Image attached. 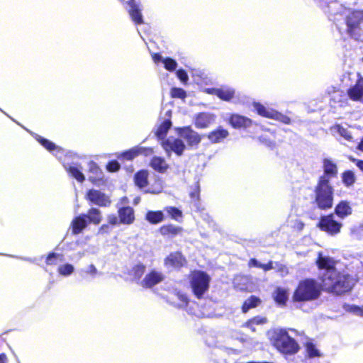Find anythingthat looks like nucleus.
Listing matches in <instances>:
<instances>
[{
  "label": "nucleus",
  "mask_w": 363,
  "mask_h": 363,
  "mask_svg": "<svg viewBox=\"0 0 363 363\" xmlns=\"http://www.w3.org/2000/svg\"><path fill=\"white\" fill-rule=\"evenodd\" d=\"M107 220L111 225H115L118 223V219L115 215H109L107 217Z\"/></svg>",
  "instance_id": "56"
},
{
  "label": "nucleus",
  "mask_w": 363,
  "mask_h": 363,
  "mask_svg": "<svg viewBox=\"0 0 363 363\" xmlns=\"http://www.w3.org/2000/svg\"><path fill=\"white\" fill-rule=\"evenodd\" d=\"M110 231L109 225L107 224L102 225L98 231L99 234L108 233Z\"/></svg>",
  "instance_id": "57"
},
{
  "label": "nucleus",
  "mask_w": 363,
  "mask_h": 363,
  "mask_svg": "<svg viewBox=\"0 0 363 363\" xmlns=\"http://www.w3.org/2000/svg\"><path fill=\"white\" fill-rule=\"evenodd\" d=\"M147 175V172L145 170L140 171L135 175V182L139 188L143 189L146 186Z\"/></svg>",
  "instance_id": "33"
},
{
  "label": "nucleus",
  "mask_w": 363,
  "mask_h": 363,
  "mask_svg": "<svg viewBox=\"0 0 363 363\" xmlns=\"http://www.w3.org/2000/svg\"><path fill=\"white\" fill-rule=\"evenodd\" d=\"M211 277L202 271H194L190 275V285L194 295L200 298L209 288Z\"/></svg>",
  "instance_id": "6"
},
{
  "label": "nucleus",
  "mask_w": 363,
  "mask_h": 363,
  "mask_svg": "<svg viewBox=\"0 0 363 363\" xmlns=\"http://www.w3.org/2000/svg\"><path fill=\"white\" fill-rule=\"evenodd\" d=\"M88 221L86 214H82L74 218L71 223V228L74 235L79 234L87 226Z\"/></svg>",
  "instance_id": "17"
},
{
  "label": "nucleus",
  "mask_w": 363,
  "mask_h": 363,
  "mask_svg": "<svg viewBox=\"0 0 363 363\" xmlns=\"http://www.w3.org/2000/svg\"><path fill=\"white\" fill-rule=\"evenodd\" d=\"M335 213L341 218H344L352 213V208L346 201L340 202L335 208Z\"/></svg>",
  "instance_id": "28"
},
{
  "label": "nucleus",
  "mask_w": 363,
  "mask_h": 363,
  "mask_svg": "<svg viewBox=\"0 0 363 363\" xmlns=\"http://www.w3.org/2000/svg\"><path fill=\"white\" fill-rule=\"evenodd\" d=\"M348 95L354 101L363 102V78L359 79L356 84L348 90Z\"/></svg>",
  "instance_id": "18"
},
{
  "label": "nucleus",
  "mask_w": 363,
  "mask_h": 363,
  "mask_svg": "<svg viewBox=\"0 0 363 363\" xmlns=\"http://www.w3.org/2000/svg\"><path fill=\"white\" fill-rule=\"evenodd\" d=\"M199 193L200 189L198 186H196L194 191H191L190 193L191 199L192 201L195 202V206L197 205V202L199 201Z\"/></svg>",
  "instance_id": "50"
},
{
  "label": "nucleus",
  "mask_w": 363,
  "mask_h": 363,
  "mask_svg": "<svg viewBox=\"0 0 363 363\" xmlns=\"http://www.w3.org/2000/svg\"><path fill=\"white\" fill-rule=\"evenodd\" d=\"M186 264V259L180 252L171 253L165 259L164 264L167 267L179 268Z\"/></svg>",
  "instance_id": "16"
},
{
  "label": "nucleus",
  "mask_w": 363,
  "mask_h": 363,
  "mask_svg": "<svg viewBox=\"0 0 363 363\" xmlns=\"http://www.w3.org/2000/svg\"><path fill=\"white\" fill-rule=\"evenodd\" d=\"M289 294L286 289L277 287L273 293V298L279 305H285L288 300Z\"/></svg>",
  "instance_id": "26"
},
{
  "label": "nucleus",
  "mask_w": 363,
  "mask_h": 363,
  "mask_svg": "<svg viewBox=\"0 0 363 363\" xmlns=\"http://www.w3.org/2000/svg\"><path fill=\"white\" fill-rule=\"evenodd\" d=\"M120 164L117 161H111L107 164V169L109 172H116L119 169Z\"/></svg>",
  "instance_id": "54"
},
{
  "label": "nucleus",
  "mask_w": 363,
  "mask_h": 363,
  "mask_svg": "<svg viewBox=\"0 0 363 363\" xmlns=\"http://www.w3.org/2000/svg\"><path fill=\"white\" fill-rule=\"evenodd\" d=\"M295 227H296L298 230H302V229L303 228V227H304V223H303L302 221L299 220H296Z\"/></svg>",
  "instance_id": "62"
},
{
  "label": "nucleus",
  "mask_w": 363,
  "mask_h": 363,
  "mask_svg": "<svg viewBox=\"0 0 363 363\" xmlns=\"http://www.w3.org/2000/svg\"><path fill=\"white\" fill-rule=\"evenodd\" d=\"M118 213L120 223L130 225L134 222L135 214L133 208L130 206H120Z\"/></svg>",
  "instance_id": "15"
},
{
  "label": "nucleus",
  "mask_w": 363,
  "mask_h": 363,
  "mask_svg": "<svg viewBox=\"0 0 363 363\" xmlns=\"http://www.w3.org/2000/svg\"><path fill=\"white\" fill-rule=\"evenodd\" d=\"M317 263L319 268L325 270L322 275V282L326 290L340 294L352 288L354 280L348 275L338 274L332 258L319 254Z\"/></svg>",
  "instance_id": "1"
},
{
  "label": "nucleus",
  "mask_w": 363,
  "mask_h": 363,
  "mask_svg": "<svg viewBox=\"0 0 363 363\" xmlns=\"http://www.w3.org/2000/svg\"><path fill=\"white\" fill-rule=\"evenodd\" d=\"M259 140L268 147H273L274 143L273 141L267 140L263 135L259 137Z\"/></svg>",
  "instance_id": "58"
},
{
  "label": "nucleus",
  "mask_w": 363,
  "mask_h": 363,
  "mask_svg": "<svg viewBox=\"0 0 363 363\" xmlns=\"http://www.w3.org/2000/svg\"><path fill=\"white\" fill-rule=\"evenodd\" d=\"M230 123L235 128H247L252 124V121L247 117L233 114L230 118Z\"/></svg>",
  "instance_id": "20"
},
{
  "label": "nucleus",
  "mask_w": 363,
  "mask_h": 363,
  "mask_svg": "<svg viewBox=\"0 0 363 363\" xmlns=\"http://www.w3.org/2000/svg\"><path fill=\"white\" fill-rule=\"evenodd\" d=\"M64 167L69 172V174L75 178L78 182H82L84 180V174L77 167L71 165H67L65 164H64Z\"/></svg>",
  "instance_id": "37"
},
{
  "label": "nucleus",
  "mask_w": 363,
  "mask_h": 363,
  "mask_svg": "<svg viewBox=\"0 0 363 363\" xmlns=\"http://www.w3.org/2000/svg\"><path fill=\"white\" fill-rule=\"evenodd\" d=\"M179 302L175 303V306L179 308H183L187 306L188 304V298L186 294L179 291L175 294Z\"/></svg>",
  "instance_id": "43"
},
{
  "label": "nucleus",
  "mask_w": 363,
  "mask_h": 363,
  "mask_svg": "<svg viewBox=\"0 0 363 363\" xmlns=\"http://www.w3.org/2000/svg\"><path fill=\"white\" fill-rule=\"evenodd\" d=\"M236 340H238L240 342H245L246 340V337H245L243 335H240L237 332L234 333L230 340H228V344L229 345H234L235 344H233V342Z\"/></svg>",
  "instance_id": "47"
},
{
  "label": "nucleus",
  "mask_w": 363,
  "mask_h": 363,
  "mask_svg": "<svg viewBox=\"0 0 363 363\" xmlns=\"http://www.w3.org/2000/svg\"><path fill=\"white\" fill-rule=\"evenodd\" d=\"M177 130L178 135L186 141L189 146H196L200 143L201 140V135L189 126L178 128Z\"/></svg>",
  "instance_id": "10"
},
{
  "label": "nucleus",
  "mask_w": 363,
  "mask_h": 363,
  "mask_svg": "<svg viewBox=\"0 0 363 363\" xmlns=\"http://www.w3.org/2000/svg\"><path fill=\"white\" fill-rule=\"evenodd\" d=\"M164 211L169 215V216L176 220L182 217V212L176 207L167 206Z\"/></svg>",
  "instance_id": "42"
},
{
  "label": "nucleus",
  "mask_w": 363,
  "mask_h": 363,
  "mask_svg": "<svg viewBox=\"0 0 363 363\" xmlns=\"http://www.w3.org/2000/svg\"><path fill=\"white\" fill-rule=\"evenodd\" d=\"M127 203H128V199L125 196L121 199L118 206H123Z\"/></svg>",
  "instance_id": "63"
},
{
  "label": "nucleus",
  "mask_w": 363,
  "mask_h": 363,
  "mask_svg": "<svg viewBox=\"0 0 363 363\" xmlns=\"http://www.w3.org/2000/svg\"><path fill=\"white\" fill-rule=\"evenodd\" d=\"M86 216V220L94 225L100 223L102 219L101 211L95 208H91L89 210Z\"/></svg>",
  "instance_id": "31"
},
{
  "label": "nucleus",
  "mask_w": 363,
  "mask_h": 363,
  "mask_svg": "<svg viewBox=\"0 0 363 363\" xmlns=\"http://www.w3.org/2000/svg\"><path fill=\"white\" fill-rule=\"evenodd\" d=\"M0 363H7V357L5 354H0Z\"/></svg>",
  "instance_id": "64"
},
{
  "label": "nucleus",
  "mask_w": 363,
  "mask_h": 363,
  "mask_svg": "<svg viewBox=\"0 0 363 363\" xmlns=\"http://www.w3.org/2000/svg\"><path fill=\"white\" fill-rule=\"evenodd\" d=\"M318 227L322 230L333 235L340 231L342 223L335 220L334 216L330 214L320 218Z\"/></svg>",
  "instance_id": "9"
},
{
  "label": "nucleus",
  "mask_w": 363,
  "mask_h": 363,
  "mask_svg": "<svg viewBox=\"0 0 363 363\" xmlns=\"http://www.w3.org/2000/svg\"><path fill=\"white\" fill-rule=\"evenodd\" d=\"M203 91L208 94H213L217 96L218 88H207Z\"/></svg>",
  "instance_id": "60"
},
{
  "label": "nucleus",
  "mask_w": 363,
  "mask_h": 363,
  "mask_svg": "<svg viewBox=\"0 0 363 363\" xmlns=\"http://www.w3.org/2000/svg\"><path fill=\"white\" fill-rule=\"evenodd\" d=\"M253 107L257 113L263 117L274 119L285 124H289L291 122L290 118L287 116H285L272 108L266 107L260 103L254 102Z\"/></svg>",
  "instance_id": "7"
},
{
  "label": "nucleus",
  "mask_w": 363,
  "mask_h": 363,
  "mask_svg": "<svg viewBox=\"0 0 363 363\" xmlns=\"http://www.w3.org/2000/svg\"><path fill=\"white\" fill-rule=\"evenodd\" d=\"M321 293V286L315 280L307 279L299 282L293 298L296 301H308L317 299Z\"/></svg>",
  "instance_id": "3"
},
{
  "label": "nucleus",
  "mask_w": 363,
  "mask_h": 363,
  "mask_svg": "<svg viewBox=\"0 0 363 363\" xmlns=\"http://www.w3.org/2000/svg\"><path fill=\"white\" fill-rule=\"evenodd\" d=\"M266 323V318H259V317H255L251 320H250L249 321H247L246 323V326L247 327H251L252 325H259V324H263V323Z\"/></svg>",
  "instance_id": "49"
},
{
  "label": "nucleus",
  "mask_w": 363,
  "mask_h": 363,
  "mask_svg": "<svg viewBox=\"0 0 363 363\" xmlns=\"http://www.w3.org/2000/svg\"><path fill=\"white\" fill-rule=\"evenodd\" d=\"M74 271V267L69 263L62 264L58 267L57 272L59 274L63 277L70 276Z\"/></svg>",
  "instance_id": "39"
},
{
  "label": "nucleus",
  "mask_w": 363,
  "mask_h": 363,
  "mask_svg": "<svg viewBox=\"0 0 363 363\" xmlns=\"http://www.w3.org/2000/svg\"><path fill=\"white\" fill-rule=\"evenodd\" d=\"M164 214L160 211H149L147 212L145 216L146 220L152 224H157L162 222L164 220Z\"/></svg>",
  "instance_id": "30"
},
{
  "label": "nucleus",
  "mask_w": 363,
  "mask_h": 363,
  "mask_svg": "<svg viewBox=\"0 0 363 363\" xmlns=\"http://www.w3.org/2000/svg\"><path fill=\"white\" fill-rule=\"evenodd\" d=\"M163 64L164 68L170 72L174 71L177 67V62L170 57H166L163 60Z\"/></svg>",
  "instance_id": "44"
},
{
  "label": "nucleus",
  "mask_w": 363,
  "mask_h": 363,
  "mask_svg": "<svg viewBox=\"0 0 363 363\" xmlns=\"http://www.w3.org/2000/svg\"><path fill=\"white\" fill-rule=\"evenodd\" d=\"M324 174L328 178V181L331 177H334L337 174V167L336 164L331 159L325 158L323 162Z\"/></svg>",
  "instance_id": "21"
},
{
  "label": "nucleus",
  "mask_w": 363,
  "mask_h": 363,
  "mask_svg": "<svg viewBox=\"0 0 363 363\" xmlns=\"http://www.w3.org/2000/svg\"><path fill=\"white\" fill-rule=\"evenodd\" d=\"M333 189L326 176H321L315 188V203L320 209H328L333 206Z\"/></svg>",
  "instance_id": "4"
},
{
  "label": "nucleus",
  "mask_w": 363,
  "mask_h": 363,
  "mask_svg": "<svg viewBox=\"0 0 363 363\" xmlns=\"http://www.w3.org/2000/svg\"><path fill=\"white\" fill-rule=\"evenodd\" d=\"M216 119L215 115L209 113H199L194 117V125L197 128H206L211 125Z\"/></svg>",
  "instance_id": "13"
},
{
  "label": "nucleus",
  "mask_w": 363,
  "mask_h": 363,
  "mask_svg": "<svg viewBox=\"0 0 363 363\" xmlns=\"http://www.w3.org/2000/svg\"><path fill=\"white\" fill-rule=\"evenodd\" d=\"M129 6V14L132 20L137 24L143 23V16L141 13L140 3L139 0H130L128 1Z\"/></svg>",
  "instance_id": "14"
},
{
  "label": "nucleus",
  "mask_w": 363,
  "mask_h": 363,
  "mask_svg": "<svg viewBox=\"0 0 363 363\" xmlns=\"http://www.w3.org/2000/svg\"><path fill=\"white\" fill-rule=\"evenodd\" d=\"M172 125L171 121L169 119H165L158 127L156 131V135L160 140L163 139L167 133L168 130Z\"/></svg>",
  "instance_id": "36"
},
{
  "label": "nucleus",
  "mask_w": 363,
  "mask_h": 363,
  "mask_svg": "<svg viewBox=\"0 0 363 363\" xmlns=\"http://www.w3.org/2000/svg\"><path fill=\"white\" fill-rule=\"evenodd\" d=\"M228 135L229 133L227 130L219 127L216 130L210 132L206 136L212 143H219L226 138Z\"/></svg>",
  "instance_id": "19"
},
{
  "label": "nucleus",
  "mask_w": 363,
  "mask_h": 363,
  "mask_svg": "<svg viewBox=\"0 0 363 363\" xmlns=\"http://www.w3.org/2000/svg\"><path fill=\"white\" fill-rule=\"evenodd\" d=\"M162 235L175 236L182 232V228L174 225H163L160 229Z\"/></svg>",
  "instance_id": "32"
},
{
  "label": "nucleus",
  "mask_w": 363,
  "mask_h": 363,
  "mask_svg": "<svg viewBox=\"0 0 363 363\" xmlns=\"http://www.w3.org/2000/svg\"><path fill=\"white\" fill-rule=\"evenodd\" d=\"M249 266L261 268L262 264L259 262H258L256 259H251L249 261Z\"/></svg>",
  "instance_id": "59"
},
{
  "label": "nucleus",
  "mask_w": 363,
  "mask_h": 363,
  "mask_svg": "<svg viewBox=\"0 0 363 363\" xmlns=\"http://www.w3.org/2000/svg\"><path fill=\"white\" fill-rule=\"evenodd\" d=\"M60 257H62V255L55 252L50 253L47 257L46 263L49 265H55L57 259Z\"/></svg>",
  "instance_id": "46"
},
{
  "label": "nucleus",
  "mask_w": 363,
  "mask_h": 363,
  "mask_svg": "<svg viewBox=\"0 0 363 363\" xmlns=\"http://www.w3.org/2000/svg\"><path fill=\"white\" fill-rule=\"evenodd\" d=\"M164 279V276L162 272L152 270L146 274L140 284L143 287L151 288L155 285L162 282Z\"/></svg>",
  "instance_id": "12"
},
{
  "label": "nucleus",
  "mask_w": 363,
  "mask_h": 363,
  "mask_svg": "<svg viewBox=\"0 0 363 363\" xmlns=\"http://www.w3.org/2000/svg\"><path fill=\"white\" fill-rule=\"evenodd\" d=\"M162 182L157 181L155 184V186L150 188L147 191L150 193H152V194H159L162 191Z\"/></svg>",
  "instance_id": "52"
},
{
  "label": "nucleus",
  "mask_w": 363,
  "mask_h": 363,
  "mask_svg": "<svg viewBox=\"0 0 363 363\" xmlns=\"http://www.w3.org/2000/svg\"><path fill=\"white\" fill-rule=\"evenodd\" d=\"M259 302L260 301L258 298L255 296H251L250 298L245 301L242 306V311L244 313L247 312L251 308L256 307Z\"/></svg>",
  "instance_id": "40"
},
{
  "label": "nucleus",
  "mask_w": 363,
  "mask_h": 363,
  "mask_svg": "<svg viewBox=\"0 0 363 363\" xmlns=\"http://www.w3.org/2000/svg\"><path fill=\"white\" fill-rule=\"evenodd\" d=\"M235 95V90L229 86H221L218 88L217 96L225 101H229L234 98Z\"/></svg>",
  "instance_id": "25"
},
{
  "label": "nucleus",
  "mask_w": 363,
  "mask_h": 363,
  "mask_svg": "<svg viewBox=\"0 0 363 363\" xmlns=\"http://www.w3.org/2000/svg\"><path fill=\"white\" fill-rule=\"evenodd\" d=\"M261 269L264 271H269L271 269H277V267L274 266V262H269L267 264H262Z\"/></svg>",
  "instance_id": "55"
},
{
  "label": "nucleus",
  "mask_w": 363,
  "mask_h": 363,
  "mask_svg": "<svg viewBox=\"0 0 363 363\" xmlns=\"http://www.w3.org/2000/svg\"><path fill=\"white\" fill-rule=\"evenodd\" d=\"M177 77L180 79L183 84H186L189 80V77L185 70L181 69L177 70Z\"/></svg>",
  "instance_id": "48"
},
{
  "label": "nucleus",
  "mask_w": 363,
  "mask_h": 363,
  "mask_svg": "<svg viewBox=\"0 0 363 363\" xmlns=\"http://www.w3.org/2000/svg\"><path fill=\"white\" fill-rule=\"evenodd\" d=\"M347 34L355 40H363L360 24L363 23V10L344 11Z\"/></svg>",
  "instance_id": "5"
},
{
  "label": "nucleus",
  "mask_w": 363,
  "mask_h": 363,
  "mask_svg": "<svg viewBox=\"0 0 363 363\" xmlns=\"http://www.w3.org/2000/svg\"><path fill=\"white\" fill-rule=\"evenodd\" d=\"M151 167L156 171L164 172L168 168L166 161L160 157H154L150 162Z\"/></svg>",
  "instance_id": "29"
},
{
  "label": "nucleus",
  "mask_w": 363,
  "mask_h": 363,
  "mask_svg": "<svg viewBox=\"0 0 363 363\" xmlns=\"http://www.w3.org/2000/svg\"><path fill=\"white\" fill-rule=\"evenodd\" d=\"M171 96L173 98L184 99L186 96V93L181 88L174 87L171 89Z\"/></svg>",
  "instance_id": "45"
},
{
  "label": "nucleus",
  "mask_w": 363,
  "mask_h": 363,
  "mask_svg": "<svg viewBox=\"0 0 363 363\" xmlns=\"http://www.w3.org/2000/svg\"><path fill=\"white\" fill-rule=\"evenodd\" d=\"M35 139L48 151H56L55 156L60 159V155L63 153V150L60 147L38 135H35Z\"/></svg>",
  "instance_id": "24"
},
{
  "label": "nucleus",
  "mask_w": 363,
  "mask_h": 363,
  "mask_svg": "<svg viewBox=\"0 0 363 363\" xmlns=\"http://www.w3.org/2000/svg\"><path fill=\"white\" fill-rule=\"evenodd\" d=\"M152 59L154 60V62L155 63H157L159 62H163V60L165 59L162 56H161L159 54H155L152 57Z\"/></svg>",
  "instance_id": "61"
},
{
  "label": "nucleus",
  "mask_w": 363,
  "mask_h": 363,
  "mask_svg": "<svg viewBox=\"0 0 363 363\" xmlns=\"http://www.w3.org/2000/svg\"><path fill=\"white\" fill-rule=\"evenodd\" d=\"M89 179L92 183L96 184L103 179V173L98 165L94 162H89Z\"/></svg>",
  "instance_id": "22"
},
{
  "label": "nucleus",
  "mask_w": 363,
  "mask_h": 363,
  "mask_svg": "<svg viewBox=\"0 0 363 363\" xmlns=\"http://www.w3.org/2000/svg\"><path fill=\"white\" fill-rule=\"evenodd\" d=\"M331 133L333 135L337 137L338 135L345 139L347 141H352L353 137L350 130L341 125H335L333 126L330 129Z\"/></svg>",
  "instance_id": "23"
},
{
  "label": "nucleus",
  "mask_w": 363,
  "mask_h": 363,
  "mask_svg": "<svg viewBox=\"0 0 363 363\" xmlns=\"http://www.w3.org/2000/svg\"><path fill=\"white\" fill-rule=\"evenodd\" d=\"M342 180L346 186L350 187L355 182L356 177L353 172L348 170L342 174Z\"/></svg>",
  "instance_id": "38"
},
{
  "label": "nucleus",
  "mask_w": 363,
  "mask_h": 363,
  "mask_svg": "<svg viewBox=\"0 0 363 363\" xmlns=\"http://www.w3.org/2000/svg\"><path fill=\"white\" fill-rule=\"evenodd\" d=\"M347 310L357 315L363 317V308L352 305L349 306Z\"/></svg>",
  "instance_id": "51"
},
{
  "label": "nucleus",
  "mask_w": 363,
  "mask_h": 363,
  "mask_svg": "<svg viewBox=\"0 0 363 363\" xmlns=\"http://www.w3.org/2000/svg\"><path fill=\"white\" fill-rule=\"evenodd\" d=\"M274 266L277 267L276 269L281 274L282 277L288 274L289 272L286 266L278 262H274Z\"/></svg>",
  "instance_id": "53"
},
{
  "label": "nucleus",
  "mask_w": 363,
  "mask_h": 363,
  "mask_svg": "<svg viewBox=\"0 0 363 363\" xmlns=\"http://www.w3.org/2000/svg\"><path fill=\"white\" fill-rule=\"evenodd\" d=\"M86 199L92 203L99 206H107L111 203L108 196L95 189H91L88 191Z\"/></svg>",
  "instance_id": "11"
},
{
  "label": "nucleus",
  "mask_w": 363,
  "mask_h": 363,
  "mask_svg": "<svg viewBox=\"0 0 363 363\" xmlns=\"http://www.w3.org/2000/svg\"><path fill=\"white\" fill-rule=\"evenodd\" d=\"M162 146L168 155L173 152L177 155L181 156L186 149V145L182 139L173 137H169L162 141Z\"/></svg>",
  "instance_id": "8"
},
{
  "label": "nucleus",
  "mask_w": 363,
  "mask_h": 363,
  "mask_svg": "<svg viewBox=\"0 0 363 363\" xmlns=\"http://www.w3.org/2000/svg\"><path fill=\"white\" fill-rule=\"evenodd\" d=\"M306 351L307 353V356L309 358L319 357L321 356L320 352L317 348L316 345L313 344L311 341L306 342Z\"/></svg>",
  "instance_id": "34"
},
{
  "label": "nucleus",
  "mask_w": 363,
  "mask_h": 363,
  "mask_svg": "<svg viewBox=\"0 0 363 363\" xmlns=\"http://www.w3.org/2000/svg\"><path fill=\"white\" fill-rule=\"evenodd\" d=\"M144 150H145L143 147H135L126 152H123L121 155V157H118V158L122 157L128 160H131L135 157H137L138 155L142 154Z\"/></svg>",
  "instance_id": "35"
},
{
  "label": "nucleus",
  "mask_w": 363,
  "mask_h": 363,
  "mask_svg": "<svg viewBox=\"0 0 363 363\" xmlns=\"http://www.w3.org/2000/svg\"><path fill=\"white\" fill-rule=\"evenodd\" d=\"M145 271V267L143 264H139L135 265L131 270V275L138 281L140 280Z\"/></svg>",
  "instance_id": "41"
},
{
  "label": "nucleus",
  "mask_w": 363,
  "mask_h": 363,
  "mask_svg": "<svg viewBox=\"0 0 363 363\" xmlns=\"http://www.w3.org/2000/svg\"><path fill=\"white\" fill-rule=\"evenodd\" d=\"M98 273V269L93 264L79 270V275L84 279H93L96 277Z\"/></svg>",
  "instance_id": "27"
},
{
  "label": "nucleus",
  "mask_w": 363,
  "mask_h": 363,
  "mask_svg": "<svg viewBox=\"0 0 363 363\" xmlns=\"http://www.w3.org/2000/svg\"><path fill=\"white\" fill-rule=\"evenodd\" d=\"M270 340L274 347L284 354H294L300 349L298 342L289 334V330L282 328L274 330L270 333Z\"/></svg>",
  "instance_id": "2"
}]
</instances>
